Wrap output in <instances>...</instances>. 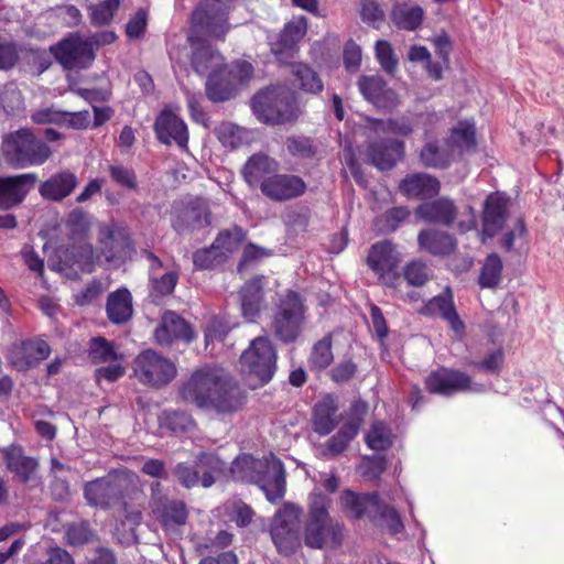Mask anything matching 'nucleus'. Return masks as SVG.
<instances>
[{"mask_svg":"<svg viewBox=\"0 0 564 564\" xmlns=\"http://www.w3.org/2000/svg\"><path fill=\"white\" fill-rule=\"evenodd\" d=\"M178 394L183 401L217 414H232L243 406L246 400L239 386L215 365L196 368L181 384Z\"/></svg>","mask_w":564,"mask_h":564,"instance_id":"f257e3e1","label":"nucleus"},{"mask_svg":"<svg viewBox=\"0 0 564 564\" xmlns=\"http://www.w3.org/2000/svg\"><path fill=\"white\" fill-rule=\"evenodd\" d=\"M230 471L236 480L256 481L270 502L283 498L285 494V469L273 454L256 459L251 455L238 456Z\"/></svg>","mask_w":564,"mask_h":564,"instance_id":"f03ea898","label":"nucleus"},{"mask_svg":"<svg viewBox=\"0 0 564 564\" xmlns=\"http://www.w3.org/2000/svg\"><path fill=\"white\" fill-rule=\"evenodd\" d=\"M330 502V498L319 490H313L308 496L304 542L312 549H322L328 543L332 546H337L343 541V525L333 521L328 513Z\"/></svg>","mask_w":564,"mask_h":564,"instance_id":"7ed1b4c3","label":"nucleus"},{"mask_svg":"<svg viewBox=\"0 0 564 564\" xmlns=\"http://www.w3.org/2000/svg\"><path fill=\"white\" fill-rule=\"evenodd\" d=\"M142 481L140 477L128 469L109 474L85 484L84 497L89 506L107 509L124 498H132L141 494Z\"/></svg>","mask_w":564,"mask_h":564,"instance_id":"20e7f679","label":"nucleus"},{"mask_svg":"<svg viewBox=\"0 0 564 564\" xmlns=\"http://www.w3.org/2000/svg\"><path fill=\"white\" fill-rule=\"evenodd\" d=\"M3 153L10 164L23 169L42 165L52 155V150L31 130L20 129L4 139Z\"/></svg>","mask_w":564,"mask_h":564,"instance_id":"39448f33","label":"nucleus"},{"mask_svg":"<svg viewBox=\"0 0 564 564\" xmlns=\"http://www.w3.org/2000/svg\"><path fill=\"white\" fill-rule=\"evenodd\" d=\"M251 108L256 117L264 123H284L297 117L295 96L285 88L271 87L252 98Z\"/></svg>","mask_w":564,"mask_h":564,"instance_id":"423d86ee","label":"nucleus"},{"mask_svg":"<svg viewBox=\"0 0 564 564\" xmlns=\"http://www.w3.org/2000/svg\"><path fill=\"white\" fill-rule=\"evenodd\" d=\"M401 261V253L390 240H382L372 245L367 256V264L378 276L379 282L394 290L403 281L398 271Z\"/></svg>","mask_w":564,"mask_h":564,"instance_id":"0eeeda50","label":"nucleus"},{"mask_svg":"<svg viewBox=\"0 0 564 564\" xmlns=\"http://www.w3.org/2000/svg\"><path fill=\"white\" fill-rule=\"evenodd\" d=\"M242 371L258 380V384L268 383L276 369V351L268 337L254 338L240 357Z\"/></svg>","mask_w":564,"mask_h":564,"instance_id":"6e6552de","label":"nucleus"},{"mask_svg":"<svg viewBox=\"0 0 564 564\" xmlns=\"http://www.w3.org/2000/svg\"><path fill=\"white\" fill-rule=\"evenodd\" d=\"M132 369L140 383L154 388L169 384L177 373L176 365L172 360L152 349L140 352Z\"/></svg>","mask_w":564,"mask_h":564,"instance_id":"1a4fd4ad","label":"nucleus"},{"mask_svg":"<svg viewBox=\"0 0 564 564\" xmlns=\"http://www.w3.org/2000/svg\"><path fill=\"white\" fill-rule=\"evenodd\" d=\"M303 321L304 307L299 294L288 291L281 297L272 321L275 336L284 343L294 341L302 330Z\"/></svg>","mask_w":564,"mask_h":564,"instance_id":"9d476101","label":"nucleus"},{"mask_svg":"<svg viewBox=\"0 0 564 564\" xmlns=\"http://www.w3.org/2000/svg\"><path fill=\"white\" fill-rule=\"evenodd\" d=\"M302 508L285 502L276 511L270 528V534L278 551L282 554L292 553L300 545L299 522Z\"/></svg>","mask_w":564,"mask_h":564,"instance_id":"9b49d317","label":"nucleus"},{"mask_svg":"<svg viewBox=\"0 0 564 564\" xmlns=\"http://www.w3.org/2000/svg\"><path fill=\"white\" fill-rule=\"evenodd\" d=\"M232 0H205L192 14V28L213 37H223L229 30L227 13Z\"/></svg>","mask_w":564,"mask_h":564,"instance_id":"f8f14e48","label":"nucleus"},{"mask_svg":"<svg viewBox=\"0 0 564 564\" xmlns=\"http://www.w3.org/2000/svg\"><path fill=\"white\" fill-rule=\"evenodd\" d=\"M225 468V463L214 454H202L194 466L180 463L174 468L177 480L186 488L199 481L205 488L210 487Z\"/></svg>","mask_w":564,"mask_h":564,"instance_id":"ddd939ff","label":"nucleus"},{"mask_svg":"<svg viewBox=\"0 0 564 564\" xmlns=\"http://www.w3.org/2000/svg\"><path fill=\"white\" fill-rule=\"evenodd\" d=\"M50 50L66 69L85 68L95 58L93 44L76 33L52 45Z\"/></svg>","mask_w":564,"mask_h":564,"instance_id":"4468645a","label":"nucleus"},{"mask_svg":"<svg viewBox=\"0 0 564 564\" xmlns=\"http://www.w3.org/2000/svg\"><path fill=\"white\" fill-rule=\"evenodd\" d=\"M425 386L429 392L445 397L465 391L484 392L486 390L484 384L474 383L466 373L446 368L431 372L425 380Z\"/></svg>","mask_w":564,"mask_h":564,"instance_id":"2eb2a0df","label":"nucleus"},{"mask_svg":"<svg viewBox=\"0 0 564 564\" xmlns=\"http://www.w3.org/2000/svg\"><path fill=\"white\" fill-rule=\"evenodd\" d=\"M97 240V251L108 263L121 261L131 249L126 229L113 221L98 225Z\"/></svg>","mask_w":564,"mask_h":564,"instance_id":"dca6fc26","label":"nucleus"},{"mask_svg":"<svg viewBox=\"0 0 564 564\" xmlns=\"http://www.w3.org/2000/svg\"><path fill=\"white\" fill-rule=\"evenodd\" d=\"M154 131L160 142L171 144L173 141L182 149L187 148L188 130L180 117V107L164 108L155 120Z\"/></svg>","mask_w":564,"mask_h":564,"instance_id":"f3484780","label":"nucleus"},{"mask_svg":"<svg viewBox=\"0 0 564 564\" xmlns=\"http://www.w3.org/2000/svg\"><path fill=\"white\" fill-rule=\"evenodd\" d=\"M419 312L424 316H438L443 318L457 338L464 336L465 324L457 314L454 296L449 288H446L441 294L429 300Z\"/></svg>","mask_w":564,"mask_h":564,"instance_id":"a211bd4d","label":"nucleus"},{"mask_svg":"<svg viewBox=\"0 0 564 564\" xmlns=\"http://www.w3.org/2000/svg\"><path fill=\"white\" fill-rule=\"evenodd\" d=\"M510 199L502 193H491L484 203L481 240L495 237L509 215Z\"/></svg>","mask_w":564,"mask_h":564,"instance_id":"6ab92c4d","label":"nucleus"},{"mask_svg":"<svg viewBox=\"0 0 564 564\" xmlns=\"http://www.w3.org/2000/svg\"><path fill=\"white\" fill-rule=\"evenodd\" d=\"M36 181L35 173L0 176V210L19 206L34 187Z\"/></svg>","mask_w":564,"mask_h":564,"instance_id":"aec40b11","label":"nucleus"},{"mask_svg":"<svg viewBox=\"0 0 564 564\" xmlns=\"http://www.w3.org/2000/svg\"><path fill=\"white\" fill-rule=\"evenodd\" d=\"M50 352L51 348L45 340L28 339L11 346L8 360L13 368L22 371L46 359Z\"/></svg>","mask_w":564,"mask_h":564,"instance_id":"412c9836","label":"nucleus"},{"mask_svg":"<svg viewBox=\"0 0 564 564\" xmlns=\"http://www.w3.org/2000/svg\"><path fill=\"white\" fill-rule=\"evenodd\" d=\"M358 88L365 99L384 111H393L400 105L398 94L388 88L380 76H361L358 80Z\"/></svg>","mask_w":564,"mask_h":564,"instance_id":"4be33fe9","label":"nucleus"},{"mask_svg":"<svg viewBox=\"0 0 564 564\" xmlns=\"http://www.w3.org/2000/svg\"><path fill=\"white\" fill-rule=\"evenodd\" d=\"M306 32V18L303 15L293 18L284 25L276 41L270 42L272 53L280 62L286 63L288 58L293 57L297 43L304 37Z\"/></svg>","mask_w":564,"mask_h":564,"instance_id":"5701e85b","label":"nucleus"},{"mask_svg":"<svg viewBox=\"0 0 564 564\" xmlns=\"http://www.w3.org/2000/svg\"><path fill=\"white\" fill-rule=\"evenodd\" d=\"M59 260L65 268L91 273L101 258L89 240H84L70 242L68 247L61 249Z\"/></svg>","mask_w":564,"mask_h":564,"instance_id":"b1692460","label":"nucleus"},{"mask_svg":"<svg viewBox=\"0 0 564 564\" xmlns=\"http://www.w3.org/2000/svg\"><path fill=\"white\" fill-rule=\"evenodd\" d=\"M305 191V182L300 176L292 174H274L261 186L262 194L275 202L296 198Z\"/></svg>","mask_w":564,"mask_h":564,"instance_id":"393cba45","label":"nucleus"},{"mask_svg":"<svg viewBox=\"0 0 564 564\" xmlns=\"http://www.w3.org/2000/svg\"><path fill=\"white\" fill-rule=\"evenodd\" d=\"M152 513L166 531L174 530L186 523L187 509L183 501L170 500L153 494L151 499Z\"/></svg>","mask_w":564,"mask_h":564,"instance_id":"a878e982","label":"nucleus"},{"mask_svg":"<svg viewBox=\"0 0 564 564\" xmlns=\"http://www.w3.org/2000/svg\"><path fill=\"white\" fill-rule=\"evenodd\" d=\"M154 338L161 346H166L175 340L191 341L194 333L189 325L175 312H165L161 323L154 332Z\"/></svg>","mask_w":564,"mask_h":564,"instance_id":"bb28decb","label":"nucleus"},{"mask_svg":"<svg viewBox=\"0 0 564 564\" xmlns=\"http://www.w3.org/2000/svg\"><path fill=\"white\" fill-rule=\"evenodd\" d=\"M340 505L345 512L350 517L360 519L368 517L376 520V510L381 508V501L378 494H356L351 490H344L340 497Z\"/></svg>","mask_w":564,"mask_h":564,"instance_id":"cd10ccee","label":"nucleus"},{"mask_svg":"<svg viewBox=\"0 0 564 564\" xmlns=\"http://www.w3.org/2000/svg\"><path fill=\"white\" fill-rule=\"evenodd\" d=\"M192 43V66L199 75H207L208 77L220 73L224 67V57L210 47L205 41L194 40L193 35L189 36Z\"/></svg>","mask_w":564,"mask_h":564,"instance_id":"c85d7f7f","label":"nucleus"},{"mask_svg":"<svg viewBox=\"0 0 564 564\" xmlns=\"http://www.w3.org/2000/svg\"><path fill=\"white\" fill-rule=\"evenodd\" d=\"M403 154L404 143L400 140L375 142L368 149V156L371 163L381 171L394 166Z\"/></svg>","mask_w":564,"mask_h":564,"instance_id":"c756f323","label":"nucleus"},{"mask_svg":"<svg viewBox=\"0 0 564 564\" xmlns=\"http://www.w3.org/2000/svg\"><path fill=\"white\" fill-rule=\"evenodd\" d=\"M278 171V163L267 154L257 153L242 167V176L249 186H262Z\"/></svg>","mask_w":564,"mask_h":564,"instance_id":"7c9ffc66","label":"nucleus"},{"mask_svg":"<svg viewBox=\"0 0 564 564\" xmlns=\"http://www.w3.org/2000/svg\"><path fill=\"white\" fill-rule=\"evenodd\" d=\"M415 215L427 224L449 226L456 217V207L453 200L442 197L434 202L421 204L416 208Z\"/></svg>","mask_w":564,"mask_h":564,"instance_id":"2f4dec72","label":"nucleus"},{"mask_svg":"<svg viewBox=\"0 0 564 564\" xmlns=\"http://www.w3.org/2000/svg\"><path fill=\"white\" fill-rule=\"evenodd\" d=\"M78 181L74 173L63 171L44 181L39 192L44 199L59 202L67 197L77 186Z\"/></svg>","mask_w":564,"mask_h":564,"instance_id":"473e14b6","label":"nucleus"},{"mask_svg":"<svg viewBox=\"0 0 564 564\" xmlns=\"http://www.w3.org/2000/svg\"><path fill=\"white\" fill-rule=\"evenodd\" d=\"M400 192L406 197L431 198L438 194L440 182L425 173L408 175L399 184Z\"/></svg>","mask_w":564,"mask_h":564,"instance_id":"72a5a7b5","label":"nucleus"},{"mask_svg":"<svg viewBox=\"0 0 564 564\" xmlns=\"http://www.w3.org/2000/svg\"><path fill=\"white\" fill-rule=\"evenodd\" d=\"M3 455L7 468L14 473L23 482H26L31 479L32 474L39 466V463L35 458L25 456L23 449L15 445L7 447L3 451Z\"/></svg>","mask_w":564,"mask_h":564,"instance_id":"f704fd0d","label":"nucleus"},{"mask_svg":"<svg viewBox=\"0 0 564 564\" xmlns=\"http://www.w3.org/2000/svg\"><path fill=\"white\" fill-rule=\"evenodd\" d=\"M241 314L248 322H254L263 308L261 278H256L240 291Z\"/></svg>","mask_w":564,"mask_h":564,"instance_id":"c9c22d12","label":"nucleus"},{"mask_svg":"<svg viewBox=\"0 0 564 564\" xmlns=\"http://www.w3.org/2000/svg\"><path fill=\"white\" fill-rule=\"evenodd\" d=\"M107 316L113 324H123L132 317V296L127 289H119L108 295Z\"/></svg>","mask_w":564,"mask_h":564,"instance_id":"e433bc0d","label":"nucleus"},{"mask_svg":"<svg viewBox=\"0 0 564 564\" xmlns=\"http://www.w3.org/2000/svg\"><path fill=\"white\" fill-rule=\"evenodd\" d=\"M420 249L434 256H445L454 251L456 242L454 238L443 231L424 229L417 236Z\"/></svg>","mask_w":564,"mask_h":564,"instance_id":"4c0bfd02","label":"nucleus"},{"mask_svg":"<svg viewBox=\"0 0 564 564\" xmlns=\"http://www.w3.org/2000/svg\"><path fill=\"white\" fill-rule=\"evenodd\" d=\"M423 165L427 167H447L455 159L454 150L449 148L446 140L443 143L438 141H429L420 153Z\"/></svg>","mask_w":564,"mask_h":564,"instance_id":"58836bf2","label":"nucleus"},{"mask_svg":"<svg viewBox=\"0 0 564 564\" xmlns=\"http://www.w3.org/2000/svg\"><path fill=\"white\" fill-rule=\"evenodd\" d=\"M475 122L473 120H460L452 128L446 142H449V148L454 150L456 158L475 149Z\"/></svg>","mask_w":564,"mask_h":564,"instance_id":"ea45409f","label":"nucleus"},{"mask_svg":"<svg viewBox=\"0 0 564 564\" xmlns=\"http://www.w3.org/2000/svg\"><path fill=\"white\" fill-rule=\"evenodd\" d=\"M361 422L360 417H352L347 421L340 430L327 441L323 455L327 457H336L341 454L346 449L347 445L358 434Z\"/></svg>","mask_w":564,"mask_h":564,"instance_id":"a19ab883","label":"nucleus"},{"mask_svg":"<svg viewBox=\"0 0 564 564\" xmlns=\"http://www.w3.org/2000/svg\"><path fill=\"white\" fill-rule=\"evenodd\" d=\"M423 18L424 10L420 6L397 3L391 10V20L393 24L402 30H416L422 24Z\"/></svg>","mask_w":564,"mask_h":564,"instance_id":"79ce46f5","label":"nucleus"},{"mask_svg":"<svg viewBox=\"0 0 564 564\" xmlns=\"http://www.w3.org/2000/svg\"><path fill=\"white\" fill-rule=\"evenodd\" d=\"M94 217L82 209L72 210L66 219V229L70 242L90 239V230Z\"/></svg>","mask_w":564,"mask_h":564,"instance_id":"37998d69","label":"nucleus"},{"mask_svg":"<svg viewBox=\"0 0 564 564\" xmlns=\"http://www.w3.org/2000/svg\"><path fill=\"white\" fill-rule=\"evenodd\" d=\"M337 408L332 399L327 398L314 406L313 427L319 435L329 434L337 425Z\"/></svg>","mask_w":564,"mask_h":564,"instance_id":"c03bdc74","label":"nucleus"},{"mask_svg":"<svg viewBox=\"0 0 564 564\" xmlns=\"http://www.w3.org/2000/svg\"><path fill=\"white\" fill-rule=\"evenodd\" d=\"M149 260L151 261V288L152 291L159 295H167L171 294L178 281V273L176 271H169L162 274L161 276L155 275V269L161 268L162 263L159 258H156L153 253L148 254Z\"/></svg>","mask_w":564,"mask_h":564,"instance_id":"a18cd8bd","label":"nucleus"},{"mask_svg":"<svg viewBox=\"0 0 564 564\" xmlns=\"http://www.w3.org/2000/svg\"><path fill=\"white\" fill-rule=\"evenodd\" d=\"M503 263L497 253H490L481 267L478 283L482 289H495L501 282Z\"/></svg>","mask_w":564,"mask_h":564,"instance_id":"49530a36","label":"nucleus"},{"mask_svg":"<svg viewBox=\"0 0 564 564\" xmlns=\"http://www.w3.org/2000/svg\"><path fill=\"white\" fill-rule=\"evenodd\" d=\"M219 142L226 148H238L250 139V132L235 123L223 122L215 129Z\"/></svg>","mask_w":564,"mask_h":564,"instance_id":"de8ad7c7","label":"nucleus"},{"mask_svg":"<svg viewBox=\"0 0 564 564\" xmlns=\"http://www.w3.org/2000/svg\"><path fill=\"white\" fill-rule=\"evenodd\" d=\"M245 239V230L235 226L218 234L217 238L215 239V247L216 249L218 248L224 258L227 259L230 253L237 251L240 248Z\"/></svg>","mask_w":564,"mask_h":564,"instance_id":"09e8293b","label":"nucleus"},{"mask_svg":"<svg viewBox=\"0 0 564 564\" xmlns=\"http://www.w3.org/2000/svg\"><path fill=\"white\" fill-rule=\"evenodd\" d=\"M291 73L299 82L301 89L307 93H318L323 89V83L318 75L306 64L295 63L291 65Z\"/></svg>","mask_w":564,"mask_h":564,"instance_id":"8fccbe9b","label":"nucleus"},{"mask_svg":"<svg viewBox=\"0 0 564 564\" xmlns=\"http://www.w3.org/2000/svg\"><path fill=\"white\" fill-rule=\"evenodd\" d=\"M393 442L391 429L383 422H376L366 434V444L373 451H386Z\"/></svg>","mask_w":564,"mask_h":564,"instance_id":"3c124183","label":"nucleus"},{"mask_svg":"<svg viewBox=\"0 0 564 564\" xmlns=\"http://www.w3.org/2000/svg\"><path fill=\"white\" fill-rule=\"evenodd\" d=\"M333 359L332 339L326 336L313 346L308 364L311 369L319 371L326 369L332 364Z\"/></svg>","mask_w":564,"mask_h":564,"instance_id":"603ef678","label":"nucleus"},{"mask_svg":"<svg viewBox=\"0 0 564 564\" xmlns=\"http://www.w3.org/2000/svg\"><path fill=\"white\" fill-rule=\"evenodd\" d=\"M370 128L377 133H392L400 135H408L412 132L413 127L410 119L402 117L388 120H368Z\"/></svg>","mask_w":564,"mask_h":564,"instance_id":"864d4df0","label":"nucleus"},{"mask_svg":"<svg viewBox=\"0 0 564 564\" xmlns=\"http://www.w3.org/2000/svg\"><path fill=\"white\" fill-rule=\"evenodd\" d=\"M237 87L231 82L219 79V73L212 75L206 82V94L215 102L225 101L236 95Z\"/></svg>","mask_w":564,"mask_h":564,"instance_id":"5fc2aeb1","label":"nucleus"},{"mask_svg":"<svg viewBox=\"0 0 564 564\" xmlns=\"http://www.w3.org/2000/svg\"><path fill=\"white\" fill-rule=\"evenodd\" d=\"M528 232L522 219H518L514 225L508 229L501 237V247L510 252L516 248L522 249L528 245Z\"/></svg>","mask_w":564,"mask_h":564,"instance_id":"6e6d98bb","label":"nucleus"},{"mask_svg":"<svg viewBox=\"0 0 564 564\" xmlns=\"http://www.w3.org/2000/svg\"><path fill=\"white\" fill-rule=\"evenodd\" d=\"M161 425L174 433H183L193 430L195 422L186 412L165 411L161 417Z\"/></svg>","mask_w":564,"mask_h":564,"instance_id":"4d7b16f0","label":"nucleus"},{"mask_svg":"<svg viewBox=\"0 0 564 564\" xmlns=\"http://www.w3.org/2000/svg\"><path fill=\"white\" fill-rule=\"evenodd\" d=\"M89 358L94 364L109 362L118 359L116 347L102 337H96L89 344Z\"/></svg>","mask_w":564,"mask_h":564,"instance_id":"13d9d810","label":"nucleus"},{"mask_svg":"<svg viewBox=\"0 0 564 564\" xmlns=\"http://www.w3.org/2000/svg\"><path fill=\"white\" fill-rule=\"evenodd\" d=\"M430 275L429 267L421 260H413L403 269L404 280L412 286H422L429 281Z\"/></svg>","mask_w":564,"mask_h":564,"instance_id":"bf43d9fd","label":"nucleus"},{"mask_svg":"<svg viewBox=\"0 0 564 564\" xmlns=\"http://www.w3.org/2000/svg\"><path fill=\"white\" fill-rule=\"evenodd\" d=\"M225 260L220 250L216 249L215 242L209 248L197 250L193 258L194 265L200 270L215 268Z\"/></svg>","mask_w":564,"mask_h":564,"instance_id":"052dcab7","label":"nucleus"},{"mask_svg":"<svg viewBox=\"0 0 564 564\" xmlns=\"http://www.w3.org/2000/svg\"><path fill=\"white\" fill-rule=\"evenodd\" d=\"M119 4L120 0H104L97 4L90 6L91 22L96 25L109 23Z\"/></svg>","mask_w":564,"mask_h":564,"instance_id":"680f3d73","label":"nucleus"},{"mask_svg":"<svg viewBox=\"0 0 564 564\" xmlns=\"http://www.w3.org/2000/svg\"><path fill=\"white\" fill-rule=\"evenodd\" d=\"M22 95L13 84L0 87V108L7 113H11L22 108Z\"/></svg>","mask_w":564,"mask_h":564,"instance_id":"e2e57ef3","label":"nucleus"},{"mask_svg":"<svg viewBox=\"0 0 564 564\" xmlns=\"http://www.w3.org/2000/svg\"><path fill=\"white\" fill-rule=\"evenodd\" d=\"M185 220L192 229L203 228L210 225V213L204 203H198L185 212Z\"/></svg>","mask_w":564,"mask_h":564,"instance_id":"0e129e2a","label":"nucleus"},{"mask_svg":"<svg viewBox=\"0 0 564 564\" xmlns=\"http://www.w3.org/2000/svg\"><path fill=\"white\" fill-rule=\"evenodd\" d=\"M376 57L381 67L389 74H392L398 65L391 44L384 40L376 43Z\"/></svg>","mask_w":564,"mask_h":564,"instance_id":"69168bd1","label":"nucleus"},{"mask_svg":"<svg viewBox=\"0 0 564 564\" xmlns=\"http://www.w3.org/2000/svg\"><path fill=\"white\" fill-rule=\"evenodd\" d=\"M386 469V458L383 456L373 455L364 458L359 466V471L367 479H377Z\"/></svg>","mask_w":564,"mask_h":564,"instance_id":"338daca9","label":"nucleus"},{"mask_svg":"<svg viewBox=\"0 0 564 564\" xmlns=\"http://www.w3.org/2000/svg\"><path fill=\"white\" fill-rule=\"evenodd\" d=\"M360 14L365 22L369 23L376 29H379L380 24L384 20V13L382 9L375 0H362Z\"/></svg>","mask_w":564,"mask_h":564,"instance_id":"774afa93","label":"nucleus"}]
</instances>
